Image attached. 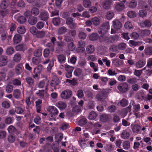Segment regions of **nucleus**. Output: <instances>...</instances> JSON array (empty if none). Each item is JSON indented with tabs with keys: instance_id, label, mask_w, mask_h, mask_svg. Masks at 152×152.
Wrapping results in <instances>:
<instances>
[{
	"instance_id": "nucleus-26",
	"label": "nucleus",
	"mask_w": 152,
	"mask_h": 152,
	"mask_svg": "<svg viewBox=\"0 0 152 152\" xmlns=\"http://www.w3.org/2000/svg\"><path fill=\"white\" fill-rule=\"evenodd\" d=\"M42 102V100L40 99H38L37 101H36L35 102L37 112L38 113H40V112L41 109V104Z\"/></svg>"
},
{
	"instance_id": "nucleus-30",
	"label": "nucleus",
	"mask_w": 152,
	"mask_h": 152,
	"mask_svg": "<svg viewBox=\"0 0 152 152\" xmlns=\"http://www.w3.org/2000/svg\"><path fill=\"white\" fill-rule=\"evenodd\" d=\"M21 56L20 53H17L15 54L13 57V60L15 61L18 62L21 59Z\"/></svg>"
},
{
	"instance_id": "nucleus-36",
	"label": "nucleus",
	"mask_w": 152,
	"mask_h": 152,
	"mask_svg": "<svg viewBox=\"0 0 152 152\" xmlns=\"http://www.w3.org/2000/svg\"><path fill=\"white\" fill-rule=\"evenodd\" d=\"M56 105L57 107L61 109H65L66 106L65 103L61 101H60L57 103Z\"/></svg>"
},
{
	"instance_id": "nucleus-62",
	"label": "nucleus",
	"mask_w": 152,
	"mask_h": 152,
	"mask_svg": "<svg viewBox=\"0 0 152 152\" xmlns=\"http://www.w3.org/2000/svg\"><path fill=\"white\" fill-rule=\"evenodd\" d=\"M54 45L53 44L50 42H49L47 44L46 46L52 52L54 50Z\"/></svg>"
},
{
	"instance_id": "nucleus-2",
	"label": "nucleus",
	"mask_w": 152,
	"mask_h": 152,
	"mask_svg": "<svg viewBox=\"0 0 152 152\" xmlns=\"http://www.w3.org/2000/svg\"><path fill=\"white\" fill-rule=\"evenodd\" d=\"M72 95V91L70 90L67 89L62 92L61 94V97L62 99H66L70 98Z\"/></svg>"
},
{
	"instance_id": "nucleus-9",
	"label": "nucleus",
	"mask_w": 152,
	"mask_h": 152,
	"mask_svg": "<svg viewBox=\"0 0 152 152\" xmlns=\"http://www.w3.org/2000/svg\"><path fill=\"white\" fill-rule=\"evenodd\" d=\"M139 7L142 10H148L150 7L146 3L142 1H140L139 4Z\"/></svg>"
},
{
	"instance_id": "nucleus-55",
	"label": "nucleus",
	"mask_w": 152,
	"mask_h": 152,
	"mask_svg": "<svg viewBox=\"0 0 152 152\" xmlns=\"http://www.w3.org/2000/svg\"><path fill=\"white\" fill-rule=\"evenodd\" d=\"M126 47V45L124 42L119 43L118 45V48L120 50H124Z\"/></svg>"
},
{
	"instance_id": "nucleus-5",
	"label": "nucleus",
	"mask_w": 152,
	"mask_h": 152,
	"mask_svg": "<svg viewBox=\"0 0 152 152\" xmlns=\"http://www.w3.org/2000/svg\"><path fill=\"white\" fill-rule=\"evenodd\" d=\"M39 17L41 20L46 22L49 18V14L46 11H42L40 12Z\"/></svg>"
},
{
	"instance_id": "nucleus-53",
	"label": "nucleus",
	"mask_w": 152,
	"mask_h": 152,
	"mask_svg": "<svg viewBox=\"0 0 152 152\" xmlns=\"http://www.w3.org/2000/svg\"><path fill=\"white\" fill-rule=\"evenodd\" d=\"M140 128V127L139 125L136 124L133 126L132 130L134 132L137 133L139 131Z\"/></svg>"
},
{
	"instance_id": "nucleus-63",
	"label": "nucleus",
	"mask_w": 152,
	"mask_h": 152,
	"mask_svg": "<svg viewBox=\"0 0 152 152\" xmlns=\"http://www.w3.org/2000/svg\"><path fill=\"white\" fill-rule=\"evenodd\" d=\"M12 83L15 86H19L21 85V81L17 79H15L12 80Z\"/></svg>"
},
{
	"instance_id": "nucleus-14",
	"label": "nucleus",
	"mask_w": 152,
	"mask_h": 152,
	"mask_svg": "<svg viewBox=\"0 0 152 152\" xmlns=\"http://www.w3.org/2000/svg\"><path fill=\"white\" fill-rule=\"evenodd\" d=\"M109 22L108 21H105L101 25V29L104 32H107L110 29Z\"/></svg>"
},
{
	"instance_id": "nucleus-3",
	"label": "nucleus",
	"mask_w": 152,
	"mask_h": 152,
	"mask_svg": "<svg viewBox=\"0 0 152 152\" xmlns=\"http://www.w3.org/2000/svg\"><path fill=\"white\" fill-rule=\"evenodd\" d=\"M15 48L16 51L24 53L28 48L26 45L24 43H21L16 46Z\"/></svg>"
},
{
	"instance_id": "nucleus-64",
	"label": "nucleus",
	"mask_w": 152,
	"mask_h": 152,
	"mask_svg": "<svg viewBox=\"0 0 152 152\" xmlns=\"http://www.w3.org/2000/svg\"><path fill=\"white\" fill-rule=\"evenodd\" d=\"M8 130L9 133H16L17 131L15 128L12 125L9 126L8 128Z\"/></svg>"
},
{
	"instance_id": "nucleus-41",
	"label": "nucleus",
	"mask_w": 152,
	"mask_h": 152,
	"mask_svg": "<svg viewBox=\"0 0 152 152\" xmlns=\"http://www.w3.org/2000/svg\"><path fill=\"white\" fill-rule=\"evenodd\" d=\"M8 142L10 143L14 142L15 140V136L14 134H10L7 137Z\"/></svg>"
},
{
	"instance_id": "nucleus-39",
	"label": "nucleus",
	"mask_w": 152,
	"mask_h": 152,
	"mask_svg": "<svg viewBox=\"0 0 152 152\" xmlns=\"http://www.w3.org/2000/svg\"><path fill=\"white\" fill-rule=\"evenodd\" d=\"M20 91L18 89H16L13 92V96L15 98L18 99L20 98Z\"/></svg>"
},
{
	"instance_id": "nucleus-19",
	"label": "nucleus",
	"mask_w": 152,
	"mask_h": 152,
	"mask_svg": "<svg viewBox=\"0 0 152 152\" xmlns=\"http://www.w3.org/2000/svg\"><path fill=\"white\" fill-rule=\"evenodd\" d=\"M105 96V94L103 91H101L96 95V98L98 101H101L104 99Z\"/></svg>"
},
{
	"instance_id": "nucleus-56",
	"label": "nucleus",
	"mask_w": 152,
	"mask_h": 152,
	"mask_svg": "<svg viewBox=\"0 0 152 152\" xmlns=\"http://www.w3.org/2000/svg\"><path fill=\"white\" fill-rule=\"evenodd\" d=\"M42 68V65H39L37 67L35 68L34 71V73L39 74L41 72Z\"/></svg>"
},
{
	"instance_id": "nucleus-4",
	"label": "nucleus",
	"mask_w": 152,
	"mask_h": 152,
	"mask_svg": "<svg viewBox=\"0 0 152 152\" xmlns=\"http://www.w3.org/2000/svg\"><path fill=\"white\" fill-rule=\"evenodd\" d=\"M47 110L50 113L51 117H53V115H57L58 111L57 108L53 106H50L47 108Z\"/></svg>"
},
{
	"instance_id": "nucleus-25",
	"label": "nucleus",
	"mask_w": 152,
	"mask_h": 152,
	"mask_svg": "<svg viewBox=\"0 0 152 152\" xmlns=\"http://www.w3.org/2000/svg\"><path fill=\"white\" fill-rule=\"evenodd\" d=\"M78 37L80 39L84 40L86 39L87 34L83 31H79L78 34Z\"/></svg>"
},
{
	"instance_id": "nucleus-13",
	"label": "nucleus",
	"mask_w": 152,
	"mask_h": 152,
	"mask_svg": "<svg viewBox=\"0 0 152 152\" xmlns=\"http://www.w3.org/2000/svg\"><path fill=\"white\" fill-rule=\"evenodd\" d=\"M15 72L17 75L20 74L23 72L22 66L20 64H18L15 66L14 69Z\"/></svg>"
},
{
	"instance_id": "nucleus-48",
	"label": "nucleus",
	"mask_w": 152,
	"mask_h": 152,
	"mask_svg": "<svg viewBox=\"0 0 152 152\" xmlns=\"http://www.w3.org/2000/svg\"><path fill=\"white\" fill-rule=\"evenodd\" d=\"M34 54L35 56L38 57H40L42 54V50L39 49L35 50L34 52Z\"/></svg>"
},
{
	"instance_id": "nucleus-6",
	"label": "nucleus",
	"mask_w": 152,
	"mask_h": 152,
	"mask_svg": "<svg viewBox=\"0 0 152 152\" xmlns=\"http://www.w3.org/2000/svg\"><path fill=\"white\" fill-rule=\"evenodd\" d=\"M8 62V57L5 55L0 56V67L4 66L7 65Z\"/></svg>"
},
{
	"instance_id": "nucleus-24",
	"label": "nucleus",
	"mask_w": 152,
	"mask_h": 152,
	"mask_svg": "<svg viewBox=\"0 0 152 152\" xmlns=\"http://www.w3.org/2000/svg\"><path fill=\"white\" fill-rule=\"evenodd\" d=\"M67 28L64 26L60 27L58 30V33L59 35L63 34L67 32Z\"/></svg>"
},
{
	"instance_id": "nucleus-47",
	"label": "nucleus",
	"mask_w": 152,
	"mask_h": 152,
	"mask_svg": "<svg viewBox=\"0 0 152 152\" xmlns=\"http://www.w3.org/2000/svg\"><path fill=\"white\" fill-rule=\"evenodd\" d=\"M103 7L104 9H109L110 7V3L109 0L104 1L103 3Z\"/></svg>"
},
{
	"instance_id": "nucleus-17",
	"label": "nucleus",
	"mask_w": 152,
	"mask_h": 152,
	"mask_svg": "<svg viewBox=\"0 0 152 152\" xmlns=\"http://www.w3.org/2000/svg\"><path fill=\"white\" fill-rule=\"evenodd\" d=\"M140 26L142 27H149L151 26V23L148 20H145V21H142L140 23Z\"/></svg>"
},
{
	"instance_id": "nucleus-32",
	"label": "nucleus",
	"mask_w": 152,
	"mask_h": 152,
	"mask_svg": "<svg viewBox=\"0 0 152 152\" xmlns=\"http://www.w3.org/2000/svg\"><path fill=\"white\" fill-rule=\"evenodd\" d=\"M99 38V35L96 33H93L90 35L89 39L92 41H94L96 40Z\"/></svg>"
},
{
	"instance_id": "nucleus-50",
	"label": "nucleus",
	"mask_w": 152,
	"mask_h": 152,
	"mask_svg": "<svg viewBox=\"0 0 152 152\" xmlns=\"http://www.w3.org/2000/svg\"><path fill=\"white\" fill-rule=\"evenodd\" d=\"M140 32L142 36H148L151 33L150 31L148 30H141Z\"/></svg>"
},
{
	"instance_id": "nucleus-61",
	"label": "nucleus",
	"mask_w": 152,
	"mask_h": 152,
	"mask_svg": "<svg viewBox=\"0 0 152 152\" xmlns=\"http://www.w3.org/2000/svg\"><path fill=\"white\" fill-rule=\"evenodd\" d=\"M77 46L79 48H83L85 46V42L82 40H79L78 42Z\"/></svg>"
},
{
	"instance_id": "nucleus-33",
	"label": "nucleus",
	"mask_w": 152,
	"mask_h": 152,
	"mask_svg": "<svg viewBox=\"0 0 152 152\" xmlns=\"http://www.w3.org/2000/svg\"><path fill=\"white\" fill-rule=\"evenodd\" d=\"M25 81L30 86H32L34 84V80L31 77H27L25 79Z\"/></svg>"
},
{
	"instance_id": "nucleus-51",
	"label": "nucleus",
	"mask_w": 152,
	"mask_h": 152,
	"mask_svg": "<svg viewBox=\"0 0 152 152\" xmlns=\"http://www.w3.org/2000/svg\"><path fill=\"white\" fill-rule=\"evenodd\" d=\"M139 15L140 17L144 18L146 17L147 15V12L144 10H141L139 12Z\"/></svg>"
},
{
	"instance_id": "nucleus-52",
	"label": "nucleus",
	"mask_w": 152,
	"mask_h": 152,
	"mask_svg": "<svg viewBox=\"0 0 152 152\" xmlns=\"http://www.w3.org/2000/svg\"><path fill=\"white\" fill-rule=\"evenodd\" d=\"M45 35V33L44 31H38L37 32L36 34V36L38 38H42L44 37Z\"/></svg>"
},
{
	"instance_id": "nucleus-1",
	"label": "nucleus",
	"mask_w": 152,
	"mask_h": 152,
	"mask_svg": "<svg viewBox=\"0 0 152 152\" xmlns=\"http://www.w3.org/2000/svg\"><path fill=\"white\" fill-rule=\"evenodd\" d=\"M117 88L119 91L122 93H125L129 90L128 84L124 82L120 83L117 86Z\"/></svg>"
},
{
	"instance_id": "nucleus-46",
	"label": "nucleus",
	"mask_w": 152,
	"mask_h": 152,
	"mask_svg": "<svg viewBox=\"0 0 152 152\" xmlns=\"http://www.w3.org/2000/svg\"><path fill=\"white\" fill-rule=\"evenodd\" d=\"M53 24L57 26L59 25L61 23V20L59 18H54L53 19Z\"/></svg>"
},
{
	"instance_id": "nucleus-44",
	"label": "nucleus",
	"mask_w": 152,
	"mask_h": 152,
	"mask_svg": "<svg viewBox=\"0 0 152 152\" xmlns=\"http://www.w3.org/2000/svg\"><path fill=\"white\" fill-rule=\"evenodd\" d=\"M121 136L122 138L126 139L129 138V134L128 132L124 130L121 133Z\"/></svg>"
},
{
	"instance_id": "nucleus-35",
	"label": "nucleus",
	"mask_w": 152,
	"mask_h": 152,
	"mask_svg": "<svg viewBox=\"0 0 152 152\" xmlns=\"http://www.w3.org/2000/svg\"><path fill=\"white\" fill-rule=\"evenodd\" d=\"M97 115L96 112L92 111L90 112L88 115V118L90 120L95 119L97 117Z\"/></svg>"
},
{
	"instance_id": "nucleus-15",
	"label": "nucleus",
	"mask_w": 152,
	"mask_h": 152,
	"mask_svg": "<svg viewBox=\"0 0 152 152\" xmlns=\"http://www.w3.org/2000/svg\"><path fill=\"white\" fill-rule=\"evenodd\" d=\"M10 4V2L8 0H3L0 4V7L2 9H7Z\"/></svg>"
},
{
	"instance_id": "nucleus-18",
	"label": "nucleus",
	"mask_w": 152,
	"mask_h": 152,
	"mask_svg": "<svg viewBox=\"0 0 152 152\" xmlns=\"http://www.w3.org/2000/svg\"><path fill=\"white\" fill-rule=\"evenodd\" d=\"M145 54L147 55L150 56L152 55V46H147L144 50Z\"/></svg>"
},
{
	"instance_id": "nucleus-59",
	"label": "nucleus",
	"mask_w": 152,
	"mask_h": 152,
	"mask_svg": "<svg viewBox=\"0 0 152 152\" xmlns=\"http://www.w3.org/2000/svg\"><path fill=\"white\" fill-rule=\"evenodd\" d=\"M132 105L133 106V108L134 110V112H137L140 109V104H135L133 103Z\"/></svg>"
},
{
	"instance_id": "nucleus-28",
	"label": "nucleus",
	"mask_w": 152,
	"mask_h": 152,
	"mask_svg": "<svg viewBox=\"0 0 152 152\" xmlns=\"http://www.w3.org/2000/svg\"><path fill=\"white\" fill-rule=\"evenodd\" d=\"M114 14L113 12L109 11L106 12L105 17L107 19L110 20L114 17Z\"/></svg>"
},
{
	"instance_id": "nucleus-10",
	"label": "nucleus",
	"mask_w": 152,
	"mask_h": 152,
	"mask_svg": "<svg viewBox=\"0 0 152 152\" xmlns=\"http://www.w3.org/2000/svg\"><path fill=\"white\" fill-rule=\"evenodd\" d=\"M22 39V37L21 35L18 34H16L13 37V42L14 44H17L20 43Z\"/></svg>"
},
{
	"instance_id": "nucleus-40",
	"label": "nucleus",
	"mask_w": 152,
	"mask_h": 152,
	"mask_svg": "<svg viewBox=\"0 0 152 152\" xmlns=\"http://www.w3.org/2000/svg\"><path fill=\"white\" fill-rule=\"evenodd\" d=\"M9 13L8 9H2L0 10V14L3 17L7 16Z\"/></svg>"
},
{
	"instance_id": "nucleus-60",
	"label": "nucleus",
	"mask_w": 152,
	"mask_h": 152,
	"mask_svg": "<svg viewBox=\"0 0 152 152\" xmlns=\"http://www.w3.org/2000/svg\"><path fill=\"white\" fill-rule=\"evenodd\" d=\"M18 33L23 34L25 32V29L24 26H20L18 27L17 29Z\"/></svg>"
},
{
	"instance_id": "nucleus-57",
	"label": "nucleus",
	"mask_w": 152,
	"mask_h": 152,
	"mask_svg": "<svg viewBox=\"0 0 152 152\" xmlns=\"http://www.w3.org/2000/svg\"><path fill=\"white\" fill-rule=\"evenodd\" d=\"M127 15L129 17L133 18L136 17V14L134 11H130L127 13Z\"/></svg>"
},
{
	"instance_id": "nucleus-45",
	"label": "nucleus",
	"mask_w": 152,
	"mask_h": 152,
	"mask_svg": "<svg viewBox=\"0 0 152 152\" xmlns=\"http://www.w3.org/2000/svg\"><path fill=\"white\" fill-rule=\"evenodd\" d=\"M123 148L125 150H128L130 148V143L128 141H125L123 143Z\"/></svg>"
},
{
	"instance_id": "nucleus-31",
	"label": "nucleus",
	"mask_w": 152,
	"mask_h": 152,
	"mask_svg": "<svg viewBox=\"0 0 152 152\" xmlns=\"http://www.w3.org/2000/svg\"><path fill=\"white\" fill-rule=\"evenodd\" d=\"M31 14L34 16L38 15L39 13V9L37 7H33L31 10Z\"/></svg>"
},
{
	"instance_id": "nucleus-29",
	"label": "nucleus",
	"mask_w": 152,
	"mask_h": 152,
	"mask_svg": "<svg viewBox=\"0 0 152 152\" xmlns=\"http://www.w3.org/2000/svg\"><path fill=\"white\" fill-rule=\"evenodd\" d=\"M15 52V50L14 48L12 47H8L6 51V53L8 55H11Z\"/></svg>"
},
{
	"instance_id": "nucleus-54",
	"label": "nucleus",
	"mask_w": 152,
	"mask_h": 152,
	"mask_svg": "<svg viewBox=\"0 0 152 152\" xmlns=\"http://www.w3.org/2000/svg\"><path fill=\"white\" fill-rule=\"evenodd\" d=\"M5 90L7 93H11L13 90V86L10 84L7 85L6 87Z\"/></svg>"
},
{
	"instance_id": "nucleus-58",
	"label": "nucleus",
	"mask_w": 152,
	"mask_h": 152,
	"mask_svg": "<svg viewBox=\"0 0 152 152\" xmlns=\"http://www.w3.org/2000/svg\"><path fill=\"white\" fill-rule=\"evenodd\" d=\"M137 5V2L135 0H132L129 4V7L131 8L136 7Z\"/></svg>"
},
{
	"instance_id": "nucleus-12",
	"label": "nucleus",
	"mask_w": 152,
	"mask_h": 152,
	"mask_svg": "<svg viewBox=\"0 0 152 152\" xmlns=\"http://www.w3.org/2000/svg\"><path fill=\"white\" fill-rule=\"evenodd\" d=\"M56 43L57 47L56 49L58 50L63 49V48L66 45V43L62 41H57Z\"/></svg>"
},
{
	"instance_id": "nucleus-42",
	"label": "nucleus",
	"mask_w": 152,
	"mask_h": 152,
	"mask_svg": "<svg viewBox=\"0 0 152 152\" xmlns=\"http://www.w3.org/2000/svg\"><path fill=\"white\" fill-rule=\"evenodd\" d=\"M57 58L58 61L61 63H63L65 61L66 58L63 54H60L57 56Z\"/></svg>"
},
{
	"instance_id": "nucleus-34",
	"label": "nucleus",
	"mask_w": 152,
	"mask_h": 152,
	"mask_svg": "<svg viewBox=\"0 0 152 152\" xmlns=\"http://www.w3.org/2000/svg\"><path fill=\"white\" fill-rule=\"evenodd\" d=\"M83 4L85 8H89L91 6V2L90 0H83Z\"/></svg>"
},
{
	"instance_id": "nucleus-49",
	"label": "nucleus",
	"mask_w": 152,
	"mask_h": 152,
	"mask_svg": "<svg viewBox=\"0 0 152 152\" xmlns=\"http://www.w3.org/2000/svg\"><path fill=\"white\" fill-rule=\"evenodd\" d=\"M26 18L23 16H20L19 17L17 18L18 22L20 23H23L26 21Z\"/></svg>"
},
{
	"instance_id": "nucleus-37",
	"label": "nucleus",
	"mask_w": 152,
	"mask_h": 152,
	"mask_svg": "<svg viewBox=\"0 0 152 152\" xmlns=\"http://www.w3.org/2000/svg\"><path fill=\"white\" fill-rule=\"evenodd\" d=\"M146 62L145 60H140L137 62L136 65L137 68H140L142 67L145 64Z\"/></svg>"
},
{
	"instance_id": "nucleus-21",
	"label": "nucleus",
	"mask_w": 152,
	"mask_h": 152,
	"mask_svg": "<svg viewBox=\"0 0 152 152\" xmlns=\"http://www.w3.org/2000/svg\"><path fill=\"white\" fill-rule=\"evenodd\" d=\"M36 94L37 96L41 98L45 96L46 97L48 96V93L44 90H39L38 92L36 93Z\"/></svg>"
},
{
	"instance_id": "nucleus-43",
	"label": "nucleus",
	"mask_w": 152,
	"mask_h": 152,
	"mask_svg": "<svg viewBox=\"0 0 152 152\" xmlns=\"http://www.w3.org/2000/svg\"><path fill=\"white\" fill-rule=\"evenodd\" d=\"M116 107L113 105L109 106L107 108V110L108 112L110 113H114L116 110Z\"/></svg>"
},
{
	"instance_id": "nucleus-16",
	"label": "nucleus",
	"mask_w": 152,
	"mask_h": 152,
	"mask_svg": "<svg viewBox=\"0 0 152 152\" xmlns=\"http://www.w3.org/2000/svg\"><path fill=\"white\" fill-rule=\"evenodd\" d=\"M59 79L58 77H55L52 80L50 85L51 86L54 87V89H56L55 87L59 84Z\"/></svg>"
},
{
	"instance_id": "nucleus-23",
	"label": "nucleus",
	"mask_w": 152,
	"mask_h": 152,
	"mask_svg": "<svg viewBox=\"0 0 152 152\" xmlns=\"http://www.w3.org/2000/svg\"><path fill=\"white\" fill-rule=\"evenodd\" d=\"M95 50L94 46L92 45L88 46L86 48V51L88 54L93 53Z\"/></svg>"
},
{
	"instance_id": "nucleus-27",
	"label": "nucleus",
	"mask_w": 152,
	"mask_h": 152,
	"mask_svg": "<svg viewBox=\"0 0 152 152\" xmlns=\"http://www.w3.org/2000/svg\"><path fill=\"white\" fill-rule=\"evenodd\" d=\"M92 23L95 26L99 25L100 23V20L99 18L95 17L91 19Z\"/></svg>"
},
{
	"instance_id": "nucleus-38",
	"label": "nucleus",
	"mask_w": 152,
	"mask_h": 152,
	"mask_svg": "<svg viewBox=\"0 0 152 152\" xmlns=\"http://www.w3.org/2000/svg\"><path fill=\"white\" fill-rule=\"evenodd\" d=\"M120 105L122 107H125L127 105L129 102L126 99L123 98L119 102Z\"/></svg>"
},
{
	"instance_id": "nucleus-11",
	"label": "nucleus",
	"mask_w": 152,
	"mask_h": 152,
	"mask_svg": "<svg viewBox=\"0 0 152 152\" xmlns=\"http://www.w3.org/2000/svg\"><path fill=\"white\" fill-rule=\"evenodd\" d=\"M113 27L116 29H120L122 26L121 22L117 20H115L113 21Z\"/></svg>"
},
{
	"instance_id": "nucleus-22",
	"label": "nucleus",
	"mask_w": 152,
	"mask_h": 152,
	"mask_svg": "<svg viewBox=\"0 0 152 152\" xmlns=\"http://www.w3.org/2000/svg\"><path fill=\"white\" fill-rule=\"evenodd\" d=\"M37 19L36 17L31 16L28 19V22L31 25H33L37 22Z\"/></svg>"
},
{
	"instance_id": "nucleus-20",
	"label": "nucleus",
	"mask_w": 152,
	"mask_h": 152,
	"mask_svg": "<svg viewBox=\"0 0 152 152\" xmlns=\"http://www.w3.org/2000/svg\"><path fill=\"white\" fill-rule=\"evenodd\" d=\"M125 8V6L123 3H121L116 4L115 5V8L118 11H120L123 10Z\"/></svg>"
},
{
	"instance_id": "nucleus-7",
	"label": "nucleus",
	"mask_w": 152,
	"mask_h": 152,
	"mask_svg": "<svg viewBox=\"0 0 152 152\" xmlns=\"http://www.w3.org/2000/svg\"><path fill=\"white\" fill-rule=\"evenodd\" d=\"M99 39L100 42H105L108 44L112 43V41L111 40L110 37H109L105 35L100 36Z\"/></svg>"
},
{
	"instance_id": "nucleus-8",
	"label": "nucleus",
	"mask_w": 152,
	"mask_h": 152,
	"mask_svg": "<svg viewBox=\"0 0 152 152\" xmlns=\"http://www.w3.org/2000/svg\"><path fill=\"white\" fill-rule=\"evenodd\" d=\"M111 118L110 114H103L100 116V120L103 122H105L109 121Z\"/></svg>"
}]
</instances>
